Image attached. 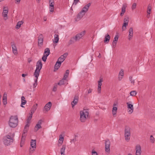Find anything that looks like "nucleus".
Returning <instances> with one entry per match:
<instances>
[{"label": "nucleus", "mask_w": 155, "mask_h": 155, "mask_svg": "<svg viewBox=\"0 0 155 155\" xmlns=\"http://www.w3.org/2000/svg\"><path fill=\"white\" fill-rule=\"evenodd\" d=\"M85 33L86 31L84 30L71 38L68 42V45H70L79 41L85 35Z\"/></svg>", "instance_id": "nucleus-1"}, {"label": "nucleus", "mask_w": 155, "mask_h": 155, "mask_svg": "<svg viewBox=\"0 0 155 155\" xmlns=\"http://www.w3.org/2000/svg\"><path fill=\"white\" fill-rule=\"evenodd\" d=\"M18 120L17 115L12 116L9 118L8 124L10 127L14 128L18 125Z\"/></svg>", "instance_id": "nucleus-2"}, {"label": "nucleus", "mask_w": 155, "mask_h": 155, "mask_svg": "<svg viewBox=\"0 0 155 155\" xmlns=\"http://www.w3.org/2000/svg\"><path fill=\"white\" fill-rule=\"evenodd\" d=\"M80 120L82 122H85L88 117L89 112L87 110L84 109L80 112Z\"/></svg>", "instance_id": "nucleus-3"}, {"label": "nucleus", "mask_w": 155, "mask_h": 155, "mask_svg": "<svg viewBox=\"0 0 155 155\" xmlns=\"http://www.w3.org/2000/svg\"><path fill=\"white\" fill-rule=\"evenodd\" d=\"M36 68L34 73V75L36 78L38 77L40 70L41 69L42 64L41 60H39L36 63Z\"/></svg>", "instance_id": "nucleus-4"}, {"label": "nucleus", "mask_w": 155, "mask_h": 155, "mask_svg": "<svg viewBox=\"0 0 155 155\" xmlns=\"http://www.w3.org/2000/svg\"><path fill=\"white\" fill-rule=\"evenodd\" d=\"M131 135L130 128L128 126H126L124 129V137L125 140L128 141L130 139Z\"/></svg>", "instance_id": "nucleus-5"}, {"label": "nucleus", "mask_w": 155, "mask_h": 155, "mask_svg": "<svg viewBox=\"0 0 155 155\" xmlns=\"http://www.w3.org/2000/svg\"><path fill=\"white\" fill-rule=\"evenodd\" d=\"M3 140L4 143L7 146L10 145L13 141V138L8 135L4 137Z\"/></svg>", "instance_id": "nucleus-6"}, {"label": "nucleus", "mask_w": 155, "mask_h": 155, "mask_svg": "<svg viewBox=\"0 0 155 155\" xmlns=\"http://www.w3.org/2000/svg\"><path fill=\"white\" fill-rule=\"evenodd\" d=\"M127 108L128 109V112L129 114H132L134 110V107L133 103L131 101H129L126 103Z\"/></svg>", "instance_id": "nucleus-7"}, {"label": "nucleus", "mask_w": 155, "mask_h": 155, "mask_svg": "<svg viewBox=\"0 0 155 155\" xmlns=\"http://www.w3.org/2000/svg\"><path fill=\"white\" fill-rule=\"evenodd\" d=\"M31 146L33 148L32 150H31V148L29 150V153L31 154L33 151L35 150L36 147V141L35 140H31Z\"/></svg>", "instance_id": "nucleus-8"}, {"label": "nucleus", "mask_w": 155, "mask_h": 155, "mask_svg": "<svg viewBox=\"0 0 155 155\" xmlns=\"http://www.w3.org/2000/svg\"><path fill=\"white\" fill-rule=\"evenodd\" d=\"M105 151L109 153L110 151V142L108 140H105Z\"/></svg>", "instance_id": "nucleus-9"}, {"label": "nucleus", "mask_w": 155, "mask_h": 155, "mask_svg": "<svg viewBox=\"0 0 155 155\" xmlns=\"http://www.w3.org/2000/svg\"><path fill=\"white\" fill-rule=\"evenodd\" d=\"M68 55V53H67L64 54L58 59L57 61H59V62H60L61 64L64 61Z\"/></svg>", "instance_id": "nucleus-10"}, {"label": "nucleus", "mask_w": 155, "mask_h": 155, "mask_svg": "<svg viewBox=\"0 0 155 155\" xmlns=\"http://www.w3.org/2000/svg\"><path fill=\"white\" fill-rule=\"evenodd\" d=\"M43 36L42 34H40L38 37V44L39 46H41L43 45Z\"/></svg>", "instance_id": "nucleus-11"}, {"label": "nucleus", "mask_w": 155, "mask_h": 155, "mask_svg": "<svg viewBox=\"0 0 155 155\" xmlns=\"http://www.w3.org/2000/svg\"><path fill=\"white\" fill-rule=\"evenodd\" d=\"M85 14L84 12L81 11L77 15V17L75 18V20L76 21H80Z\"/></svg>", "instance_id": "nucleus-12"}, {"label": "nucleus", "mask_w": 155, "mask_h": 155, "mask_svg": "<svg viewBox=\"0 0 155 155\" xmlns=\"http://www.w3.org/2000/svg\"><path fill=\"white\" fill-rule=\"evenodd\" d=\"M42 122V120H39L37 124H36L35 127V131L36 132L40 128H41V124Z\"/></svg>", "instance_id": "nucleus-13"}, {"label": "nucleus", "mask_w": 155, "mask_h": 155, "mask_svg": "<svg viewBox=\"0 0 155 155\" xmlns=\"http://www.w3.org/2000/svg\"><path fill=\"white\" fill-rule=\"evenodd\" d=\"M8 12V10L7 7H4L2 13L3 16L4 17L5 20H6L7 19V14Z\"/></svg>", "instance_id": "nucleus-14"}, {"label": "nucleus", "mask_w": 155, "mask_h": 155, "mask_svg": "<svg viewBox=\"0 0 155 155\" xmlns=\"http://www.w3.org/2000/svg\"><path fill=\"white\" fill-rule=\"evenodd\" d=\"M117 103H114L113 104V107L112 109V113L113 115L114 116L116 114L117 110Z\"/></svg>", "instance_id": "nucleus-15"}, {"label": "nucleus", "mask_w": 155, "mask_h": 155, "mask_svg": "<svg viewBox=\"0 0 155 155\" xmlns=\"http://www.w3.org/2000/svg\"><path fill=\"white\" fill-rule=\"evenodd\" d=\"M135 149L136 150V155H141V150L140 146L139 145H136Z\"/></svg>", "instance_id": "nucleus-16"}, {"label": "nucleus", "mask_w": 155, "mask_h": 155, "mask_svg": "<svg viewBox=\"0 0 155 155\" xmlns=\"http://www.w3.org/2000/svg\"><path fill=\"white\" fill-rule=\"evenodd\" d=\"M11 46L12 49V52L15 55L18 54V51L14 43H11Z\"/></svg>", "instance_id": "nucleus-17"}, {"label": "nucleus", "mask_w": 155, "mask_h": 155, "mask_svg": "<svg viewBox=\"0 0 155 155\" xmlns=\"http://www.w3.org/2000/svg\"><path fill=\"white\" fill-rule=\"evenodd\" d=\"M26 133L25 132H23L22 134L20 143L21 147L23 146L25 143L26 137Z\"/></svg>", "instance_id": "nucleus-18"}, {"label": "nucleus", "mask_w": 155, "mask_h": 155, "mask_svg": "<svg viewBox=\"0 0 155 155\" xmlns=\"http://www.w3.org/2000/svg\"><path fill=\"white\" fill-rule=\"evenodd\" d=\"M78 100V97L75 95L74 97L73 101L71 102V104L72 105V107H73L74 106L77 104Z\"/></svg>", "instance_id": "nucleus-19"}, {"label": "nucleus", "mask_w": 155, "mask_h": 155, "mask_svg": "<svg viewBox=\"0 0 155 155\" xmlns=\"http://www.w3.org/2000/svg\"><path fill=\"white\" fill-rule=\"evenodd\" d=\"M133 35V28H130L129 30V35L128 39L129 40H130L132 38Z\"/></svg>", "instance_id": "nucleus-20"}, {"label": "nucleus", "mask_w": 155, "mask_h": 155, "mask_svg": "<svg viewBox=\"0 0 155 155\" xmlns=\"http://www.w3.org/2000/svg\"><path fill=\"white\" fill-rule=\"evenodd\" d=\"M103 80L102 78H101L98 81V92L99 93L101 92V86L102 85V82L103 81Z\"/></svg>", "instance_id": "nucleus-21"}, {"label": "nucleus", "mask_w": 155, "mask_h": 155, "mask_svg": "<svg viewBox=\"0 0 155 155\" xmlns=\"http://www.w3.org/2000/svg\"><path fill=\"white\" fill-rule=\"evenodd\" d=\"M91 5V3H89L87 5H85L82 8L81 10V11L83 12H84V13H85L86 12H87Z\"/></svg>", "instance_id": "nucleus-22"}, {"label": "nucleus", "mask_w": 155, "mask_h": 155, "mask_svg": "<svg viewBox=\"0 0 155 155\" xmlns=\"http://www.w3.org/2000/svg\"><path fill=\"white\" fill-rule=\"evenodd\" d=\"M52 104L51 102H49L44 107V109L46 111H48L50 110Z\"/></svg>", "instance_id": "nucleus-23"}, {"label": "nucleus", "mask_w": 155, "mask_h": 155, "mask_svg": "<svg viewBox=\"0 0 155 155\" xmlns=\"http://www.w3.org/2000/svg\"><path fill=\"white\" fill-rule=\"evenodd\" d=\"M64 137L62 136V135H60L59 136V139L58 141V146H60L62 144L64 141Z\"/></svg>", "instance_id": "nucleus-24"}, {"label": "nucleus", "mask_w": 155, "mask_h": 155, "mask_svg": "<svg viewBox=\"0 0 155 155\" xmlns=\"http://www.w3.org/2000/svg\"><path fill=\"white\" fill-rule=\"evenodd\" d=\"M127 5L126 4H124L123 5L121 8V12L120 14V15L122 16L124 15L126 11V8L127 7Z\"/></svg>", "instance_id": "nucleus-25"}, {"label": "nucleus", "mask_w": 155, "mask_h": 155, "mask_svg": "<svg viewBox=\"0 0 155 155\" xmlns=\"http://www.w3.org/2000/svg\"><path fill=\"white\" fill-rule=\"evenodd\" d=\"M66 79V78H63L57 84L60 86L66 84L67 82Z\"/></svg>", "instance_id": "nucleus-26"}, {"label": "nucleus", "mask_w": 155, "mask_h": 155, "mask_svg": "<svg viewBox=\"0 0 155 155\" xmlns=\"http://www.w3.org/2000/svg\"><path fill=\"white\" fill-rule=\"evenodd\" d=\"M66 146L65 145H63L62 148L61 149L60 153L61 155H65V151L66 149Z\"/></svg>", "instance_id": "nucleus-27"}, {"label": "nucleus", "mask_w": 155, "mask_h": 155, "mask_svg": "<svg viewBox=\"0 0 155 155\" xmlns=\"http://www.w3.org/2000/svg\"><path fill=\"white\" fill-rule=\"evenodd\" d=\"M110 38V36L108 34H106L104 37V42L106 43H108L109 41Z\"/></svg>", "instance_id": "nucleus-28"}, {"label": "nucleus", "mask_w": 155, "mask_h": 155, "mask_svg": "<svg viewBox=\"0 0 155 155\" xmlns=\"http://www.w3.org/2000/svg\"><path fill=\"white\" fill-rule=\"evenodd\" d=\"M61 64L60 62H59V61H57L54 66V71H56V70L58 69L60 67Z\"/></svg>", "instance_id": "nucleus-29"}, {"label": "nucleus", "mask_w": 155, "mask_h": 155, "mask_svg": "<svg viewBox=\"0 0 155 155\" xmlns=\"http://www.w3.org/2000/svg\"><path fill=\"white\" fill-rule=\"evenodd\" d=\"M38 105L37 104H36L33 105L32 108L31 110V113L33 114L35 112L37 108Z\"/></svg>", "instance_id": "nucleus-30"}, {"label": "nucleus", "mask_w": 155, "mask_h": 155, "mask_svg": "<svg viewBox=\"0 0 155 155\" xmlns=\"http://www.w3.org/2000/svg\"><path fill=\"white\" fill-rule=\"evenodd\" d=\"M7 94L4 93L3 96V102L4 105H5L7 104Z\"/></svg>", "instance_id": "nucleus-31"}, {"label": "nucleus", "mask_w": 155, "mask_h": 155, "mask_svg": "<svg viewBox=\"0 0 155 155\" xmlns=\"http://www.w3.org/2000/svg\"><path fill=\"white\" fill-rule=\"evenodd\" d=\"M26 103V101L25 100V97L22 96L21 97V106L22 107H24V106H23V105H25Z\"/></svg>", "instance_id": "nucleus-32"}, {"label": "nucleus", "mask_w": 155, "mask_h": 155, "mask_svg": "<svg viewBox=\"0 0 155 155\" xmlns=\"http://www.w3.org/2000/svg\"><path fill=\"white\" fill-rule=\"evenodd\" d=\"M59 41V36L58 35L55 34L54 35V41H53L54 43H57Z\"/></svg>", "instance_id": "nucleus-33"}, {"label": "nucleus", "mask_w": 155, "mask_h": 155, "mask_svg": "<svg viewBox=\"0 0 155 155\" xmlns=\"http://www.w3.org/2000/svg\"><path fill=\"white\" fill-rule=\"evenodd\" d=\"M50 50L49 48H46L45 49V51L44 53V55H48V56L50 54Z\"/></svg>", "instance_id": "nucleus-34"}, {"label": "nucleus", "mask_w": 155, "mask_h": 155, "mask_svg": "<svg viewBox=\"0 0 155 155\" xmlns=\"http://www.w3.org/2000/svg\"><path fill=\"white\" fill-rule=\"evenodd\" d=\"M29 126V124L26 123L25 126V127L24 130L23 132L26 133L28 131V127Z\"/></svg>", "instance_id": "nucleus-35"}, {"label": "nucleus", "mask_w": 155, "mask_h": 155, "mask_svg": "<svg viewBox=\"0 0 155 155\" xmlns=\"http://www.w3.org/2000/svg\"><path fill=\"white\" fill-rule=\"evenodd\" d=\"M49 6L50 7L54 6V0H49Z\"/></svg>", "instance_id": "nucleus-36"}, {"label": "nucleus", "mask_w": 155, "mask_h": 155, "mask_svg": "<svg viewBox=\"0 0 155 155\" xmlns=\"http://www.w3.org/2000/svg\"><path fill=\"white\" fill-rule=\"evenodd\" d=\"M38 78H36L34 80V82L33 84V86L34 88L36 87L38 84Z\"/></svg>", "instance_id": "nucleus-37"}, {"label": "nucleus", "mask_w": 155, "mask_h": 155, "mask_svg": "<svg viewBox=\"0 0 155 155\" xmlns=\"http://www.w3.org/2000/svg\"><path fill=\"white\" fill-rule=\"evenodd\" d=\"M58 84L56 83L54 85L53 88L52 90L53 91L55 92L56 91L58 87Z\"/></svg>", "instance_id": "nucleus-38"}, {"label": "nucleus", "mask_w": 155, "mask_h": 155, "mask_svg": "<svg viewBox=\"0 0 155 155\" xmlns=\"http://www.w3.org/2000/svg\"><path fill=\"white\" fill-rule=\"evenodd\" d=\"M23 24V22L22 21H19L18 22L17 24V25L16 26V28L17 29H18L20 28V27L21 26V25H22Z\"/></svg>", "instance_id": "nucleus-39"}, {"label": "nucleus", "mask_w": 155, "mask_h": 155, "mask_svg": "<svg viewBox=\"0 0 155 155\" xmlns=\"http://www.w3.org/2000/svg\"><path fill=\"white\" fill-rule=\"evenodd\" d=\"M127 24L125 23H124L122 26V30L123 31H124L126 30V27L128 25Z\"/></svg>", "instance_id": "nucleus-40"}, {"label": "nucleus", "mask_w": 155, "mask_h": 155, "mask_svg": "<svg viewBox=\"0 0 155 155\" xmlns=\"http://www.w3.org/2000/svg\"><path fill=\"white\" fill-rule=\"evenodd\" d=\"M69 73V70H67L66 71L65 73L64 74L63 78H67L68 76Z\"/></svg>", "instance_id": "nucleus-41"}, {"label": "nucleus", "mask_w": 155, "mask_h": 155, "mask_svg": "<svg viewBox=\"0 0 155 155\" xmlns=\"http://www.w3.org/2000/svg\"><path fill=\"white\" fill-rule=\"evenodd\" d=\"M151 10V6L149 5L147 7V13L148 14H150Z\"/></svg>", "instance_id": "nucleus-42"}, {"label": "nucleus", "mask_w": 155, "mask_h": 155, "mask_svg": "<svg viewBox=\"0 0 155 155\" xmlns=\"http://www.w3.org/2000/svg\"><path fill=\"white\" fill-rule=\"evenodd\" d=\"M137 94V92L135 91H131L130 92V94L131 96H135Z\"/></svg>", "instance_id": "nucleus-43"}, {"label": "nucleus", "mask_w": 155, "mask_h": 155, "mask_svg": "<svg viewBox=\"0 0 155 155\" xmlns=\"http://www.w3.org/2000/svg\"><path fill=\"white\" fill-rule=\"evenodd\" d=\"M48 56V55H43L42 58V60L44 61L45 62L46 61V60L47 59V57Z\"/></svg>", "instance_id": "nucleus-44"}, {"label": "nucleus", "mask_w": 155, "mask_h": 155, "mask_svg": "<svg viewBox=\"0 0 155 155\" xmlns=\"http://www.w3.org/2000/svg\"><path fill=\"white\" fill-rule=\"evenodd\" d=\"M150 142L152 143H153L154 141V139L152 135H151L150 138Z\"/></svg>", "instance_id": "nucleus-45"}, {"label": "nucleus", "mask_w": 155, "mask_h": 155, "mask_svg": "<svg viewBox=\"0 0 155 155\" xmlns=\"http://www.w3.org/2000/svg\"><path fill=\"white\" fill-rule=\"evenodd\" d=\"M129 22L128 18H124V23H125L127 24H128Z\"/></svg>", "instance_id": "nucleus-46"}, {"label": "nucleus", "mask_w": 155, "mask_h": 155, "mask_svg": "<svg viewBox=\"0 0 155 155\" xmlns=\"http://www.w3.org/2000/svg\"><path fill=\"white\" fill-rule=\"evenodd\" d=\"M118 36L117 35H116L114 38V40L113 41L117 42L118 41Z\"/></svg>", "instance_id": "nucleus-47"}, {"label": "nucleus", "mask_w": 155, "mask_h": 155, "mask_svg": "<svg viewBox=\"0 0 155 155\" xmlns=\"http://www.w3.org/2000/svg\"><path fill=\"white\" fill-rule=\"evenodd\" d=\"M117 44V42L113 41L112 47L114 48L116 47Z\"/></svg>", "instance_id": "nucleus-48"}, {"label": "nucleus", "mask_w": 155, "mask_h": 155, "mask_svg": "<svg viewBox=\"0 0 155 155\" xmlns=\"http://www.w3.org/2000/svg\"><path fill=\"white\" fill-rule=\"evenodd\" d=\"M49 11L50 12H54V6H53L52 7L49 6Z\"/></svg>", "instance_id": "nucleus-49"}, {"label": "nucleus", "mask_w": 155, "mask_h": 155, "mask_svg": "<svg viewBox=\"0 0 155 155\" xmlns=\"http://www.w3.org/2000/svg\"><path fill=\"white\" fill-rule=\"evenodd\" d=\"M136 3H134L132 5V10H133L134 9L136 8Z\"/></svg>", "instance_id": "nucleus-50"}, {"label": "nucleus", "mask_w": 155, "mask_h": 155, "mask_svg": "<svg viewBox=\"0 0 155 155\" xmlns=\"http://www.w3.org/2000/svg\"><path fill=\"white\" fill-rule=\"evenodd\" d=\"M119 75L120 76H123L124 75V71L123 70H121L120 71L119 73Z\"/></svg>", "instance_id": "nucleus-51"}, {"label": "nucleus", "mask_w": 155, "mask_h": 155, "mask_svg": "<svg viewBox=\"0 0 155 155\" xmlns=\"http://www.w3.org/2000/svg\"><path fill=\"white\" fill-rule=\"evenodd\" d=\"M79 0H74V2L73 3V5H76L77 3L79 2Z\"/></svg>", "instance_id": "nucleus-52"}, {"label": "nucleus", "mask_w": 155, "mask_h": 155, "mask_svg": "<svg viewBox=\"0 0 155 155\" xmlns=\"http://www.w3.org/2000/svg\"><path fill=\"white\" fill-rule=\"evenodd\" d=\"M130 81L133 84H134L135 80L133 79V78H130Z\"/></svg>", "instance_id": "nucleus-53"}, {"label": "nucleus", "mask_w": 155, "mask_h": 155, "mask_svg": "<svg viewBox=\"0 0 155 155\" xmlns=\"http://www.w3.org/2000/svg\"><path fill=\"white\" fill-rule=\"evenodd\" d=\"M32 114L31 113V114H30L29 116L28 117L27 119L28 120H31V119L32 117Z\"/></svg>", "instance_id": "nucleus-54"}, {"label": "nucleus", "mask_w": 155, "mask_h": 155, "mask_svg": "<svg viewBox=\"0 0 155 155\" xmlns=\"http://www.w3.org/2000/svg\"><path fill=\"white\" fill-rule=\"evenodd\" d=\"M92 155H98L96 151H92Z\"/></svg>", "instance_id": "nucleus-55"}, {"label": "nucleus", "mask_w": 155, "mask_h": 155, "mask_svg": "<svg viewBox=\"0 0 155 155\" xmlns=\"http://www.w3.org/2000/svg\"><path fill=\"white\" fill-rule=\"evenodd\" d=\"M76 141V140L75 137L73 139H71V142H73L74 143Z\"/></svg>", "instance_id": "nucleus-56"}, {"label": "nucleus", "mask_w": 155, "mask_h": 155, "mask_svg": "<svg viewBox=\"0 0 155 155\" xmlns=\"http://www.w3.org/2000/svg\"><path fill=\"white\" fill-rule=\"evenodd\" d=\"M21 76L22 77H25L26 76H28V74H22V75H21Z\"/></svg>", "instance_id": "nucleus-57"}, {"label": "nucleus", "mask_w": 155, "mask_h": 155, "mask_svg": "<svg viewBox=\"0 0 155 155\" xmlns=\"http://www.w3.org/2000/svg\"><path fill=\"white\" fill-rule=\"evenodd\" d=\"M21 0H15V3L16 4H18L20 2Z\"/></svg>", "instance_id": "nucleus-58"}, {"label": "nucleus", "mask_w": 155, "mask_h": 155, "mask_svg": "<svg viewBox=\"0 0 155 155\" xmlns=\"http://www.w3.org/2000/svg\"><path fill=\"white\" fill-rule=\"evenodd\" d=\"M28 63H30L32 61V59L31 58H29L28 60Z\"/></svg>", "instance_id": "nucleus-59"}, {"label": "nucleus", "mask_w": 155, "mask_h": 155, "mask_svg": "<svg viewBox=\"0 0 155 155\" xmlns=\"http://www.w3.org/2000/svg\"><path fill=\"white\" fill-rule=\"evenodd\" d=\"M30 120H28V119H27V121H26V123L29 124Z\"/></svg>", "instance_id": "nucleus-60"}, {"label": "nucleus", "mask_w": 155, "mask_h": 155, "mask_svg": "<svg viewBox=\"0 0 155 155\" xmlns=\"http://www.w3.org/2000/svg\"><path fill=\"white\" fill-rule=\"evenodd\" d=\"M91 92V90L89 89V90H88V94H89Z\"/></svg>", "instance_id": "nucleus-61"}, {"label": "nucleus", "mask_w": 155, "mask_h": 155, "mask_svg": "<svg viewBox=\"0 0 155 155\" xmlns=\"http://www.w3.org/2000/svg\"><path fill=\"white\" fill-rule=\"evenodd\" d=\"M98 57L99 58H101V54H100V53L99 54V55L98 56Z\"/></svg>", "instance_id": "nucleus-62"}, {"label": "nucleus", "mask_w": 155, "mask_h": 155, "mask_svg": "<svg viewBox=\"0 0 155 155\" xmlns=\"http://www.w3.org/2000/svg\"><path fill=\"white\" fill-rule=\"evenodd\" d=\"M150 14H147V17L148 18H149L150 16Z\"/></svg>", "instance_id": "nucleus-63"}, {"label": "nucleus", "mask_w": 155, "mask_h": 155, "mask_svg": "<svg viewBox=\"0 0 155 155\" xmlns=\"http://www.w3.org/2000/svg\"><path fill=\"white\" fill-rule=\"evenodd\" d=\"M44 21H46V18L45 17H44Z\"/></svg>", "instance_id": "nucleus-64"}]
</instances>
